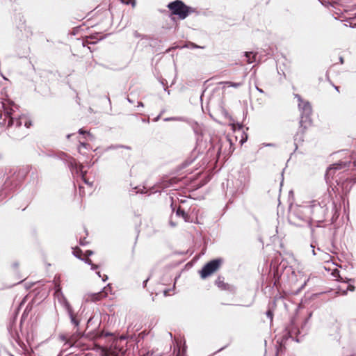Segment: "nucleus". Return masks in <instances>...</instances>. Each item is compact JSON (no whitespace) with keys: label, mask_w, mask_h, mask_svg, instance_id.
I'll list each match as a JSON object with an SVG mask.
<instances>
[{"label":"nucleus","mask_w":356,"mask_h":356,"mask_svg":"<svg viewBox=\"0 0 356 356\" xmlns=\"http://www.w3.org/2000/svg\"><path fill=\"white\" fill-rule=\"evenodd\" d=\"M82 189H83V187L82 186H79L80 193H83V191H82Z\"/></svg>","instance_id":"obj_28"},{"label":"nucleus","mask_w":356,"mask_h":356,"mask_svg":"<svg viewBox=\"0 0 356 356\" xmlns=\"http://www.w3.org/2000/svg\"><path fill=\"white\" fill-rule=\"evenodd\" d=\"M93 254V252L92 250H87L85 253H84V258H83V261L91 265L92 266V269H97L98 268V266L95 264H93L92 262V260L89 258V257L90 255H92Z\"/></svg>","instance_id":"obj_6"},{"label":"nucleus","mask_w":356,"mask_h":356,"mask_svg":"<svg viewBox=\"0 0 356 356\" xmlns=\"http://www.w3.org/2000/svg\"><path fill=\"white\" fill-rule=\"evenodd\" d=\"M110 353H111V351L109 350H106V354L107 355H109Z\"/></svg>","instance_id":"obj_29"},{"label":"nucleus","mask_w":356,"mask_h":356,"mask_svg":"<svg viewBox=\"0 0 356 356\" xmlns=\"http://www.w3.org/2000/svg\"><path fill=\"white\" fill-rule=\"evenodd\" d=\"M79 133L81 134H83V135L86 134L88 137L92 138V134L90 132L84 131L83 129H80L79 130Z\"/></svg>","instance_id":"obj_19"},{"label":"nucleus","mask_w":356,"mask_h":356,"mask_svg":"<svg viewBox=\"0 0 356 356\" xmlns=\"http://www.w3.org/2000/svg\"><path fill=\"white\" fill-rule=\"evenodd\" d=\"M220 83L225 84V86H227L228 87H234V88H238L241 86H242V83H239V82L236 83V82H232V81H225V82H221Z\"/></svg>","instance_id":"obj_12"},{"label":"nucleus","mask_w":356,"mask_h":356,"mask_svg":"<svg viewBox=\"0 0 356 356\" xmlns=\"http://www.w3.org/2000/svg\"><path fill=\"white\" fill-rule=\"evenodd\" d=\"M296 97L298 99V108L301 114L299 126L294 135V140L298 143H302L305 134L312 127V120L311 118L312 108L309 102L303 100L299 95H296Z\"/></svg>","instance_id":"obj_1"},{"label":"nucleus","mask_w":356,"mask_h":356,"mask_svg":"<svg viewBox=\"0 0 356 356\" xmlns=\"http://www.w3.org/2000/svg\"><path fill=\"white\" fill-rule=\"evenodd\" d=\"M222 263L223 260L221 258H217L207 262L199 271L200 277L204 280L211 276L220 268Z\"/></svg>","instance_id":"obj_3"},{"label":"nucleus","mask_w":356,"mask_h":356,"mask_svg":"<svg viewBox=\"0 0 356 356\" xmlns=\"http://www.w3.org/2000/svg\"><path fill=\"white\" fill-rule=\"evenodd\" d=\"M122 3L125 4H131L133 7L136 6V0H120Z\"/></svg>","instance_id":"obj_17"},{"label":"nucleus","mask_w":356,"mask_h":356,"mask_svg":"<svg viewBox=\"0 0 356 356\" xmlns=\"http://www.w3.org/2000/svg\"><path fill=\"white\" fill-rule=\"evenodd\" d=\"M176 213L178 216H181L185 221L187 222L189 220L188 213L185 212V211L182 209L180 207L177 209Z\"/></svg>","instance_id":"obj_9"},{"label":"nucleus","mask_w":356,"mask_h":356,"mask_svg":"<svg viewBox=\"0 0 356 356\" xmlns=\"http://www.w3.org/2000/svg\"><path fill=\"white\" fill-rule=\"evenodd\" d=\"M225 145L226 146L227 145L229 146V149H231V147H232V143H231L230 140L227 138L226 140V141L223 144H222L221 146L219 147V149H218V154H222V145Z\"/></svg>","instance_id":"obj_13"},{"label":"nucleus","mask_w":356,"mask_h":356,"mask_svg":"<svg viewBox=\"0 0 356 356\" xmlns=\"http://www.w3.org/2000/svg\"><path fill=\"white\" fill-rule=\"evenodd\" d=\"M355 286L351 285V284H349L347 287V290L350 291H355Z\"/></svg>","instance_id":"obj_21"},{"label":"nucleus","mask_w":356,"mask_h":356,"mask_svg":"<svg viewBox=\"0 0 356 356\" xmlns=\"http://www.w3.org/2000/svg\"><path fill=\"white\" fill-rule=\"evenodd\" d=\"M167 7L170 10L172 15H177L180 19H184L190 14L195 12V8L186 6L180 0L170 2Z\"/></svg>","instance_id":"obj_2"},{"label":"nucleus","mask_w":356,"mask_h":356,"mask_svg":"<svg viewBox=\"0 0 356 356\" xmlns=\"http://www.w3.org/2000/svg\"><path fill=\"white\" fill-rule=\"evenodd\" d=\"M21 120H22L21 119L15 120L16 125L17 127L21 126V124H22V121Z\"/></svg>","instance_id":"obj_24"},{"label":"nucleus","mask_w":356,"mask_h":356,"mask_svg":"<svg viewBox=\"0 0 356 356\" xmlns=\"http://www.w3.org/2000/svg\"><path fill=\"white\" fill-rule=\"evenodd\" d=\"M80 144L78 147V150L80 153H81V147L88 148L90 145L84 141H80Z\"/></svg>","instance_id":"obj_14"},{"label":"nucleus","mask_w":356,"mask_h":356,"mask_svg":"<svg viewBox=\"0 0 356 356\" xmlns=\"http://www.w3.org/2000/svg\"><path fill=\"white\" fill-rule=\"evenodd\" d=\"M267 315H268L270 318H273V313H272V312H271L270 310H268V311L267 312Z\"/></svg>","instance_id":"obj_25"},{"label":"nucleus","mask_w":356,"mask_h":356,"mask_svg":"<svg viewBox=\"0 0 356 356\" xmlns=\"http://www.w3.org/2000/svg\"><path fill=\"white\" fill-rule=\"evenodd\" d=\"M87 243V241H86V238H83V239H80V244L81 245H84Z\"/></svg>","instance_id":"obj_23"},{"label":"nucleus","mask_w":356,"mask_h":356,"mask_svg":"<svg viewBox=\"0 0 356 356\" xmlns=\"http://www.w3.org/2000/svg\"><path fill=\"white\" fill-rule=\"evenodd\" d=\"M73 254L76 257L83 261L84 253H83L82 250L79 247H76L73 249Z\"/></svg>","instance_id":"obj_10"},{"label":"nucleus","mask_w":356,"mask_h":356,"mask_svg":"<svg viewBox=\"0 0 356 356\" xmlns=\"http://www.w3.org/2000/svg\"><path fill=\"white\" fill-rule=\"evenodd\" d=\"M86 43H88V44H95V42H90L88 40H86V42H84L83 43V46H85V44H86Z\"/></svg>","instance_id":"obj_27"},{"label":"nucleus","mask_w":356,"mask_h":356,"mask_svg":"<svg viewBox=\"0 0 356 356\" xmlns=\"http://www.w3.org/2000/svg\"><path fill=\"white\" fill-rule=\"evenodd\" d=\"M24 125H25L27 128H29V127L31 126V122L30 121H28L27 120H25Z\"/></svg>","instance_id":"obj_22"},{"label":"nucleus","mask_w":356,"mask_h":356,"mask_svg":"<svg viewBox=\"0 0 356 356\" xmlns=\"http://www.w3.org/2000/svg\"><path fill=\"white\" fill-rule=\"evenodd\" d=\"M69 310V314H70V318H71V321L72 323L75 325V326H77L79 325V320L76 318V315L73 313V312L72 311L71 309H68Z\"/></svg>","instance_id":"obj_11"},{"label":"nucleus","mask_w":356,"mask_h":356,"mask_svg":"<svg viewBox=\"0 0 356 356\" xmlns=\"http://www.w3.org/2000/svg\"><path fill=\"white\" fill-rule=\"evenodd\" d=\"M334 88L336 89V90H337V92H339V86H334Z\"/></svg>","instance_id":"obj_30"},{"label":"nucleus","mask_w":356,"mask_h":356,"mask_svg":"<svg viewBox=\"0 0 356 356\" xmlns=\"http://www.w3.org/2000/svg\"><path fill=\"white\" fill-rule=\"evenodd\" d=\"M341 164H333L332 166H330L327 170V173H331L332 170H337V169H341Z\"/></svg>","instance_id":"obj_15"},{"label":"nucleus","mask_w":356,"mask_h":356,"mask_svg":"<svg viewBox=\"0 0 356 356\" xmlns=\"http://www.w3.org/2000/svg\"><path fill=\"white\" fill-rule=\"evenodd\" d=\"M215 284L222 291H231L233 290V286L225 282L224 277L220 276L218 277L215 280Z\"/></svg>","instance_id":"obj_4"},{"label":"nucleus","mask_w":356,"mask_h":356,"mask_svg":"<svg viewBox=\"0 0 356 356\" xmlns=\"http://www.w3.org/2000/svg\"><path fill=\"white\" fill-rule=\"evenodd\" d=\"M232 129L234 130L235 129V127H236V125L234 124H232Z\"/></svg>","instance_id":"obj_31"},{"label":"nucleus","mask_w":356,"mask_h":356,"mask_svg":"<svg viewBox=\"0 0 356 356\" xmlns=\"http://www.w3.org/2000/svg\"><path fill=\"white\" fill-rule=\"evenodd\" d=\"M107 295L108 293L106 288H104L102 291L90 295L88 299L92 302H97L105 298Z\"/></svg>","instance_id":"obj_5"},{"label":"nucleus","mask_w":356,"mask_h":356,"mask_svg":"<svg viewBox=\"0 0 356 356\" xmlns=\"http://www.w3.org/2000/svg\"><path fill=\"white\" fill-rule=\"evenodd\" d=\"M289 220H290V222H291L292 224L297 225V224L296 223V222L293 220V217H292V216H291V217H290Z\"/></svg>","instance_id":"obj_26"},{"label":"nucleus","mask_w":356,"mask_h":356,"mask_svg":"<svg viewBox=\"0 0 356 356\" xmlns=\"http://www.w3.org/2000/svg\"><path fill=\"white\" fill-rule=\"evenodd\" d=\"M72 173L76 175L77 176L84 177L87 172L83 170V164H79V166H76L74 170H72Z\"/></svg>","instance_id":"obj_7"},{"label":"nucleus","mask_w":356,"mask_h":356,"mask_svg":"<svg viewBox=\"0 0 356 356\" xmlns=\"http://www.w3.org/2000/svg\"><path fill=\"white\" fill-rule=\"evenodd\" d=\"M15 122V120L13 118H10L8 122V127H12L14 124Z\"/></svg>","instance_id":"obj_20"},{"label":"nucleus","mask_w":356,"mask_h":356,"mask_svg":"<svg viewBox=\"0 0 356 356\" xmlns=\"http://www.w3.org/2000/svg\"><path fill=\"white\" fill-rule=\"evenodd\" d=\"M82 181L87 185L92 186V182L89 181V180L86 178V175L84 177H81Z\"/></svg>","instance_id":"obj_18"},{"label":"nucleus","mask_w":356,"mask_h":356,"mask_svg":"<svg viewBox=\"0 0 356 356\" xmlns=\"http://www.w3.org/2000/svg\"><path fill=\"white\" fill-rule=\"evenodd\" d=\"M245 56L247 58V63L250 64L255 62L257 54L252 51H247L245 52Z\"/></svg>","instance_id":"obj_8"},{"label":"nucleus","mask_w":356,"mask_h":356,"mask_svg":"<svg viewBox=\"0 0 356 356\" xmlns=\"http://www.w3.org/2000/svg\"><path fill=\"white\" fill-rule=\"evenodd\" d=\"M79 163H78L74 159L70 162V167L72 170H74L76 166H79Z\"/></svg>","instance_id":"obj_16"},{"label":"nucleus","mask_w":356,"mask_h":356,"mask_svg":"<svg viewBox=\"0 0 356 356\" xmlns=\"http://www.w3.org/2000/svg\"><path fill=\"white\" fill-rule=\"evenodd\" d=\"M339 278L341 280H343V279H342V277H340V275H339Z\"/></svg>","instance_id":"obj_32"}]
</instances>
